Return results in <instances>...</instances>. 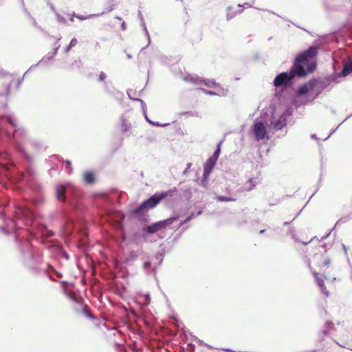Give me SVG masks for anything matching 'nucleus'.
<instances>
[{
	"mask_svg": "<svg viewBox=\"0 0 352 352\" xmlns=\"http://www.w3.org/2000/svg\"><path fill=\"white\" fill-rule=\"evenodd\" d=\"M318 47L311 46L308 50L300 53L295 59L294 65L289 72H283L276 76L274 85L276 87L287 86L295 76L304 77L313 72L316 67L315 63H309L318 54Z\"/></svg>",
	"mask_w": 352,
	"mask_h": 352,
	"instance_id": "1",
	"label": "nucleus"
},
{
	"mask_svg": "<svg viewBox=\"0 0 352 352\" xmlns=\"http://www.w3.org/2000/svg\"><path fill=\"white\" fill-rule=\"evenodd\" d=\"M177 191V188H174L166 192L162 193H155L148 199L142 202L133 212V214H139L142 211L152 209L155 207L162 199L166 197H172L174 192Z\"/></svg>",
	"mask_w": 352,
	"mask_h": 352,
	"instance_id": "2",
	"label": "nucleus"
},
{
	"mask_svg": "<svg viewBox=\"0 0 352 352\" xmlns=\"http://www.w3.org/2000/svg\"><path fill=\"white\" fill-rule=\"evenodd\" d=\"M16 82L15 76L10 73L0 74V95L7 96L10 92V88Z\"/></svg>",
	"mask_w": 352,
	"mask_h": 352,
	"instance_id": "3",
	"label": "nucleus"
},
{
	"mask_svg": "<svg viewBox=\"0 0 352 352\" xmlns=\"http://www.w3.org/2000/svg\"><path fill=\"white\" fill-rule=\"evenodd\" d=\"M178 218V216L172 217L170 218H168L167 219L153 223L146 228V231L149 234L155 233L159 230L165 228L168 225L171 224L175 221H177Z\"/></svg>",
	"mask_w": 352,
	"mask_h": 352,
	"instance_id": "4",
	"label": "nucleus"
},
{
	"mask_svg": "<svg viewBox=\"0 0 352 352\" xmlns=\"http://www.w3.org/2000/svg\"><path fill=\"white\" fill-rule=\"evenodd\" d=\"M314 262L315 263V264H316L318 265L320 270L324 272L325 270L329 268V267L330 265L331 259L326 254H321L318 255L317 254L314 257Z\"/></svg>",
	"mask_w": 352,
	"mask_h": 352,
	"instance_id": "5",
	"label": "nucleus"
},
{
	"mask_svg": "<svg viewBox=\"0 0 352 352\" xmlns=\"http://www.w3.org/2000/svg\"><path fill=\"white\" fill-rule=\"evenodd\" d=\"M252 130L257 141L264 139L267 135V129L262 122L255 123Z\"/></svg>",
	"mask_w": 352,
	"mask_h": 352,
	"instance_id": "6",
	"label": "nucleus"
},
{
	"mask_svg": "<svg viewBox=\"0 0 352 352\" xmlns=\"http://www.w3.org/2000/svg\"><path fill=\"white\" fill-rule=\"evenodd\" d=\"M214 164H215V160H214L212 157H210L207 160V162L205 164V166H204V178H207L209 176Z\"/></svg>",
	"mask_w": 352,
	"mask_h": 352,
	"instance_id": "7",
	"label": "nucleus"
},
{
	"mask_svg": "<svg viewBox=\"0 0 352 352\" xmlns=\"http://www.w3.org/2000/svg\"><path fill=\"white\" fill-rule=\"evenodd\" d=\"M65 192H66L65 186H58L56 188V195L57 199L62 201H65L66 199Z\"/></svg>",
	"mask_w": 352,
	"mask_h": 352,
	"instance_id": "8",
	"label": "nucleus"
},
{
	"mask_svg": "<svg viewBox=\"0 0 352 352\" xmlns=\"http://www.w3.org/2000/svg\"><path fill=\"white\" fill-rule=\"evenodd\" d=\"M314 275L318 285L320 287V288L321 289V292L323 294H324L327 296H329V292L326 290V289L324 287L323 280L322 278H320L319 276L320 274L315 272H314Z\"/></svg>",
	"mask_w": 352,
	"mask_h": 352,
	"instance_id": "9",
	"label": "nucleus"
},
{
	"mask_svg": "<svg viewBox=\"0 0 352 352\" xmlns=\"http://www.w3.org/2000/svg\"><path fill=\"white\" fill-rule=\"evenodd\" d=\"M314 82L312 81H309L308 84H305L301 86L298 89L299 95H305L308 93V91L314 88Z\"/></svg>",
	"mask_w": 352,
	"mask_h": 352,
	"instance_id": "10",
	"label": "nucleus"
},
{
	"mask_svg": "<svg viewBox=\"0 0 352 352\" xmlns=\"http://www.w3.org/2000/svg\"><path fill=\"white\" fill-rule=\"evenodd\" d=\"M83 180L85 183L91 184L94 182V175L91 172H86L83 175Z\"/></svg>",
	"mask_w": 352,
	"mask_h": 352,
	"instance_id": "11",
	"label": "nucleus"
},
{
	"mask_svg": "<svg viewBox=\"0 0 352 352\" xmlns=\"http://www.w3.org/2000/svg\"><path fill=\"white\" fill-rule=\"evenodd\" d=\"M351 72H352V60H350L349 62L346 63L344 65L342 73H343L344 76H346Z\"/></svg>",
	"mask_w": 352,
	"mask_h": 352,
	"instance_id": "12",
	"label": "nucleus"
},
{
	"mask_svg": "<svg viewBox=\"0 0 352 352\" xmlns=\"http://www.w3.org/2000/svg\"><path fill=\"white\" fill-rule=\"evenodd\" d=\"M184 80L187 82H192V83L197 84V85H199V84L201 83V82H202L201 80H199L198 78L192 77L190 75L185 76Z\"/></svg>",
	"mask_w": 352,
	"mask_h": 352,
	"instance_id": "13",
	"label": "nucleus"
},
{
	"mask_svg": "<svg viewBox=\"0 0 352 352\" xmlns=\"http://www.w3.org/2000/svg\"><path fill=\"white\" fill-rule=\"evenodd\" d=\"M82 307V312L87 318H93V315L89 311L87 305H81Z\"/></svg>",
	"mask_w": 352,
	"mask_h": 352,
	"instance_id": "14",
	"label": "nucleus"
},
{
	"mask_svg": "<svg viewBox=\"0 0 352 352\" xmlns=\"http://www.w3.org/2000/svg\"><path fill=\"white\" fill-rule=\"evenodd\" d=\"M78 43V41L76 38H74L71 40L69 45L65 48V52H69L72 47H74Z\"/></svg>",
	"mask_w": 352,
	"mask_h": 352,
	"instance_id": "15",
	"label": "nucleus"
},
{
	"mask_svg": "<svg viewBox=\"0 0 352 352\" xmlns=\"http://www.w3.org/2000/svg\"><path fill=\"white\" fill-rule=\"evenodd\" d=\"M285 124V123H282L280 120L276 121L274 124V128L276 130H280L283 128V126Z\"/></svg>",
	"mask_w": 352,
	"mask_h": 352,
	"instance_id": "16",
	"label": "nucleus"
},
{
	"mask_svg": "<svg viewBox=\"0 0 352 352\" xmlns=\"http://www.w3.org/2000/svg\"><path fill=\"white\" fill-rule=\"evenodd\" d=\"M217 199L219 201H234L235 199H232L231 197H223V196H221V197H219L217 198Z\"/></svg>",
	"mask_w": 352,
	"mask_h": 352,
	"instance_id": "17",
	"label": "nucleus"
},
{
	"mask_svg": "<svg viewBox=\"0 0 352 352\" xmlns=\"http://www.w3.org/2000/svg\"><path fill=\"white\" fill-rule=\"evenodd\" d=\"M106 78H107L106 74L104 72H101L100 75H99V78H98L99 81L104 82Z\"/></svg>",
	"mask_w": 352,
	"mask_h": 352,
	"instance_id": "18",
	"label": "nucleus"
},
{
	"mask_svg": "<svg viewBox=\"0 0 352 352\" xmlns=\"http://www.w3.org/2000/svg\"><path fill=\"white\" fill-rule=\"evenodd\" d=\"M30 144L31 146L34 147L36 150L38 149L41 146L40 144L36 142H31Z\"/></svg>",
	"mask_w": 352,
	"mask_h": 352,
	"instance_id": "19",
	"label": "nucleus"
},
{
	"mask_svg": "<svg viewBox=\"0 0 352 352\" xmlns=\"http://www.w3.org/2000/svg\"><path fill=\"white\" fill-rule=\"evenodd\" d=\"M192 217H193V215L192 214V215L188 217L185 220L182 221L179 224V227H181L182 225L190 221L192 219Z\"/></svg>",
	"mask_w": 352,
	"mask_h": 352,
	"instance_id": "20",
	"label": "nucleus"
},
{
	"mask_svg": "<svg viewBox=\"0 0 352 352\" xmlns=\"http://www.w3.org/2000/svg\"><path fill=\"white\" fill-rule=\"evenodd\" d=\"M219 153H220V148H219V145L217 148V150L214 151V155H213V157H215V159H214L215 160L219 157Z\"/></svg>",
	"mask_w": 352,
	"mask_h": 352,
	"instance_id": "21",
	"label": "nucleus"
},
{
	"mask_svg": "<svg viewBox=\"0 0 352 352\" xmlns=\"http://www.w3.org/2000/svg\"><path fill=\"white\" fill-rule=\"evenodd\" d=\"M248 184H250V186L247 189L251 190L254 187V184H253V181L252 179H249Z\"/></svg>",
	"mask_w": 352,
	"mask_h": 352,
	"instance_id": "22",
	"label": "nucleus"
},
{
	"mask_svg": "<svg viewBox=\"0 0 352 352\" xmlns=\"http://www.w3.org/2000/svg\"><path fill=\"white\" fill-rule=\"evenodd\" d=\"M65 163L67 164L66 168L69 170V172H71V170H72L71 162L67 160L65 162Z\"/></svg>",
	"mask_w": 352,
	"mask_h": 352,
	"instance_id": "23",
	"label": "nucleus"
},
{
	"mask_svg": "<svg viewBox=\"0 0 352 352\" xmlns=\"http://www.w3.org/2000/svg\"><path fill=\"white\" fill-rule=\"evenodd\" d=\"M127 130H128V128H127L126 124H124V123H123V124H122V132H126V131H127Z\"/></svg>",
	"mask_w": 352,
	"mask_h": 352,
	"instance_id": "24",
	"label": "nucleus"
},
{
	"mask_svg": "<svg viewBox=\"0 0 352 352\" xmlns=\"http://www.w3.org/2000/svg\"><path fill=\"white\" fill-rule=\"evenodd\" d=\"M92 15H90L89 16H77V18L79 19L80 20H85L89 17H91Z\"/></svg>",
	"mask_w": 352,
	"mask_h": 352,
	"instance_id": "25",
	"label": "nucleus"
},
{
	"mask_svg": "<svg viewBox=\"0 0 352 352\" xmlns=\"http://www.w3.org/2000/svg\"><path fill=\"white\" fill-rule=\"evenodd\" d=\"M210 84H211L213 87H220L219 84H218V83H217V82H214V81L210 82Z\"/></svg>",
	"mask_w": 352,
	"mask_h": 352,
	"instance_id": "26",
	"label": "nucleus"
},
{
	"mask_svg": "<svg viewBox=\"0 0 352 352\" xmlns=\"http://www.w3.org/2000/svg\"><path fill=\"white\" fill-rule=\"evenodd\" d=\"M205 93L207 94H209V95H214L215 94L211 91H205Z\"/></svg>",
	"mask_w": 352,
	"mask_h": 352,
	"instance_id": "27",
	"label": "nucleus"
},
{
	"mask_svg": "<svg viewBox=\"0 0 352 352\" xmlns=\"http://www.w3.org/2000/svg\"><path fill=\"white\" fill-rule=\"evenodd\" d=\"M57 51H58V47H56L55 50H54V52L52 56V58H53L57 53Z\"/></svg>",
	"mask_w": 352,
	"mask_h": 352,
	"instance_id": "28",
	"label": "nucleus"
},
{
	"mask_svg": "<svg viewBox=\"0 0 352 352\" xmlns=\"http://www.w3.org/2000/svg\"><path fill=\"white\" fill-rule=\"evenodd\" d=\"M8 122H9L11 124L14 125V122L12 121L11 118H9V119H8Z\"/></svg>",
	"mask_w": 352,
	"mask_h": 352,
	"instance_id": "29",
	"label": "nucleus"
},
{
	"mask_svg": "<svg viewBox=\"0 0 352 352\" xmlns=\"http://www.w3.org/2000/svg\"><path fill=\"white\" fill-rule=\"evenodd\" d=\"M207 87H210V84L205 83Z\"/></svg>",
	"mask_w": 352,
	"mask_h": 352,
	"instance_id": "30",
	"label": "nucleus"
},
{
	"mask_svg": "<svg viewBox=\"0 0 352 352\" xmlns=\"http://www.w3.org/2000/svg\"><path fill=\"white\" fill-rule=\"evenodd\" d=\"M324 279H326V280H327V279H328V277H327V276H325V275L324 276Z\"/></svg>",
	"mask_w": 352,
	"mask_h": 352,
	"instance_id": "31",
	"label": "nucleus"
},
{
	"mask_svg": "<svg viewBox=\"0 0 352 352\" xmlns=\"http://www.w3.org/2000/svg\"><path fill=\"white\" fill-rule=\"evenodd\" d=\"M307 243H308V241H307V242H305V241H303V242H302V243H303V244H307Z\"/></svg>",
	"mask_w": 352,
	"mask_h": 352,
	"instance_id": "32",
	"label": "nucleus"
}]
</instances>
